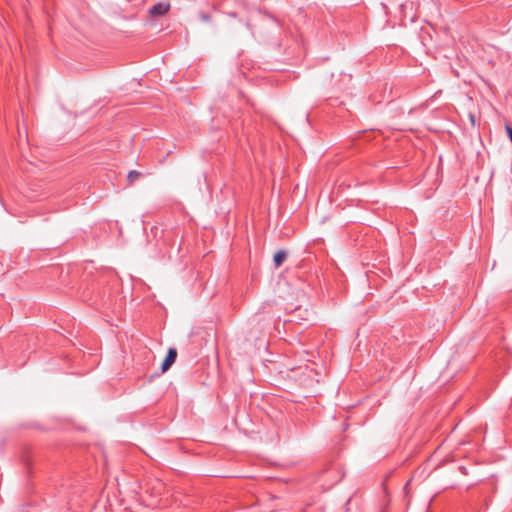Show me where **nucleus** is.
Returning a JSON list of instances; mask_svg holds the SVG:
<instances>
[{"instance_id":"7","label":"nucleus","mask_w":512,"mask_h":512,"mask_svg":"<svg viewBox=\"0 0 512 512\" xmlns=\"http://www.w3.org/2000/svg\"><path fill=\"white\" fill-rule=\"evenodd\" d=\"M406 6H407V4H404V3L400 4V7H401L402 10H404L406 8Z\"/></svg>"},{"instance_id":"1","label":"nucleus","mask_w":512,"mask_h":512,"mask_svg":"<svg viewBox=\"0 0 512 512\" xmlns=\"http://www.w3.org/2000/svg\"><path fill=\"white\" fill-rule=\"evenodd\" d=\"M177 358V350L176 348H169L166 354L165 359L162 362L161 370L162 372L168 371L171 366L175 363Z\"/></svg>"},{"instance_id":"2","label":"nucleus","mask_w":512,"mask_h":512,"mask_svg":"<svg viewBox=\"0 0 512 512\" xmlns=\"http://www.w3.org/2000/svg\"><path fill=\"white\" fill-rule=\"evenodd\" d=\"M170 9L169 3L158 2L149 9V13L153 16L165 15Z\"/></svg>"},{"instance_id":"3","label":"nucleus","mask_w":512,"mask_h":512,"mask_svg":"<svg viewBox=\"0 0 512 512\" xmlns=\"http://www.w3.org/2000/svg\"><path fill=\"white\" fill-rule=\"evenodd\" d=\"M287 258V253L284 250H279L274 254L273 261L276 268H279Z\"/></svg>"},{"instance_id":"4","label":"nucleus","mask_w":512,"mask_h":512,"mask_svg":"<svg viewBox=\"0 0 512 512\" xmlns=\"http://www.w3.org/2000/svg\"><path fill=\"white\" fill-rule=\"evenodd\" d=\"M142 177V173L136 170H131L127 175V180L130 184Z\"/></svg>"},{"instance_id":"6","label":"nucleus","mask_w":512,"mask_h":512,"mask_svg":"<svg viewBox=\"0 0 512 512\" xmlns=\"http://www.w3.org/2000/svg\"><path fill=\"white\" fill-rule=\"evenodd\" d=\"M201 19H202L203 21H206V22H207V21H209V20H210V16H209L208 14H205V13H204V14H202V15H201Z\"/></svg>"},{"instance_id":"5","label":"nucleus","mask_w":512,"mask_h":512,"mask_svg":"<svg viewBox=\"0 0 512 512\" xmlns=\"http://www.w3.org/2000/svg\"><path fill=\"white\" fill-rule=\"evenodd\" d=\"M506 132H507V135H508L510 141L512 142V127L507 125L506 126Z\"/></svg>"}]
</instances>
